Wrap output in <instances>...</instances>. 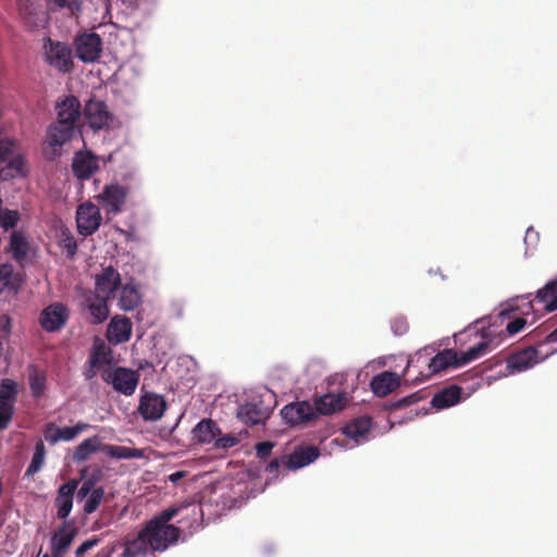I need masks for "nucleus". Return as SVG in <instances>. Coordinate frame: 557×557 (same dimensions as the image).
I'll list each match as a JSON object with an SVG mask.
<instances>
[{
	"instance_id": "f257e3e1",
	"label": "nucleus",
	"mask_w": 557,
	"mask_h": 557,
	"mask_svg": "<svg viewBox=\"0 0 557 557\" xmlns=\"http://www.w3.org/2000/svg\"><path fill=\"white\" fill-rule=\"evenodd\" d=\"M492 336V331L490 329H484L482 333V341L475 346L469 348L467 351H462L458 354L454 349H444L430 359L428 362V372L422 374V377H411L412 369L418 367V363L421 362V359L424 358V355L420 351L417 354L416 359H409L407 363V368L405 370V376L407 381L412 382H422L430 377L433 374H437L442 371L447 370L448 368H458L465 366L481 356L485 355L491 346L492 341L490 337Z\"/></svg>"
},
{
	"instance_id": "f03ea898",
	"label": "nucleus",
	"mask_w": 557,
	"mask_h": 557,
	"mask_svg": "<svg viewBox=\"0 0 557 557\" xmlns=\"http://www.w3.org/2000/svg\"><path fill=\"white\" fill-rule=\"evenodd\" d=\"M187 507L186 505L170 507L147 522L143 529V536H146L152 550H165L170 545L177 542L181 529L174 524H169V522Z\"/></svg>"
},
{
	"instance_id": "7ed1b4c3",
	"label": "nucleus",
	"mask_w": 557,
	"mask_h": 557,
	"mask_svg": "<svg viewBox=\"0 0 557 557\" xmlns=\"http://www.w3.org/2000/svg\"><path fill=\"white\" fill-rule=\"evenodd\" d=\"M42 48L45 60L51 67L64 74L73 71V51L67 44L46 37Z\"/></svg>"
},
{
	"instance_id": "20e7f679",
	"label": "nucleus",
	"mask_w": 557,
	"mask_h": 557,
	"mask_svg": "<svg viewBox=\"0 0 557 557\" xmlns=\"http://www.w3.org/2000/svg\"><path fill=\"white\" fill-rule=\"evenodd\" d=\"M101 377L104 382L111 384L114 391L125 396L135 393L140 379L137 371L123 367L103 369Z\"/></svg>"
},
{
	"instance_id": "39448f33",
	"label": "nucleus",
	"mask_w": 557,
	"mask_h": 557,
	"mask_svg": "<svg viewBox=\"0 0 557 557\" xmlns=\"http://www.w3.org/2000/svg\"><path fill=\"white\" fill-rule=\"evenodd\" d=\"M102 216L99 208L90 201L81 203L76 210L77 231L87 237L98 231Z\"/></svg>"
},
{
	"instance_id": "423d86ee",
	"label": "nucleus",
	"mask_w": 557,
	"mask_h": 557,
	"mask_svg": "<svg viewBox=\"0 0 557 557\" xmlns=\"http://www.w3.org/2000/svg\"><path fill=\"white\" fill-rule=\"evenodd\" d=\"M69 319V307L62 302H53L40 312L39 324L46 332L53 333L64 327Z\"/></svg>"
},
{
	"instance_id": "0eeeda50",
	"label": "nucleus",
	"mask_w": 557,
	"mask_h": 557,
	"mask_svg": "<svg viewBox=\"0 0 557 557\" xmlns=\"http://www.w3.org/2000/svg\"><path fill=\"white\" fill-rule=\"evenodd\" d=\"M84 116L87 124L95 131L109 127L110 123L113 121V115L108 110L106 102L96 97L90 98L86 102Z\"/></svg>"
},
{
	"instance_id": "6e6552de",
	"label": "nucleus",
	"mask_w": 557,
	"mask_h": 557,
	"mask_svg": "<svg viewBox=\"0 0 557 557\" xmlns=\"http://www.w3.org/2000/svg\"><path fill=\"white\" fill-rule=\"evenodd\" d=\"M548 354L541 355L539 348L529 346L508 356L507 369L510 372H522L545 360Z\"/></svg>"
},
{
	"instance_id": "1a4fd4ad",
	"label": "nucleus",
	"mask_w": 557,
	"mask_h": 557,
	"mask_svg": "<svg viewBox=\"0 0 557 557\" xmlns=\"http://www.w3.org/2000/svg\"><path fill=\"white\" fill-rule=\"evenodd\" d=\"M77 58L84 63L97 61L102 51V39L96 33H85L75 40Z\"/></svg>"
},
{
	"instance_id": "9d476101",
	"label": "nucleus",
	"mask_w": 557,
	"mask_h": 557,
	"mask_svg": "<svg viewBox=\"0 0 557 557\" xmlns=\"http://www.w3.org/2000/svg\"><path fill=\"white\" fill-rule=\"evenodd\" d=\"M168 404L163 396L156 393H145L140 396L138 412L145 421L160 420Z\"/></svg>"
},
{
	"instance_id": "9b49d317",
	"label": "nucleus",
	"mask_w": 557,
	"mask_h": 557,
	"mask_svg": "<svg viewBox=\"0 0 557 557\" xmlns=\"http://www.w3.org/2000/svg\"><path fill=\"white\" fill-rule=\"evenodd\" d=\"M127 196V189L117 184L106 185L98 195V200L107 213L116 214L122 211Z\"/></svg>"
},
{
	"instance_id": "f8f14e48",
	"label": "nucleus",
	"mask_w": 557,
	"mask_h": 557,
	"mask_svg": "<svg viewBox=\"0 0 557 557\" xmlns=\"http://www.w3.org/2000/svg\"><path fill=\"white\" fill-rule=\"evenodd\" d=\"M282 418L290 425H298L312 421L317 418V412L309 401H296L286 405L281 410Z\"/></svg>"
},
{
	"instance_id": "ddd939ff",
	"label": "nucleus",
	"mask_w": 557,
	"mask_h": 557,
	"mask_svg": "<svg viewBox=\"0 0 557 557\" xmlns=\"http://www.w3.org/2000/svg\"><path fill=\"white\" fill-rule=\"evenodd\" d=\"M78 533L77 527L71 521H64L51 537V554L53 557H63L73 540Z\"/></svg>"
},
{
	"instance_id": "4468645a",
	"label": "nucleus",
	"mask_w": 557,
	"mask_h": 557,
	"mask_svg": "<svg viewBox=\"0 0 557 557\" xmlns=\"http://www.w3.org/2000/svg\"><path fill=\"white\" fill-rule=\"evenodd\" d=\"M237 416L245 424L257 425L269 418L270 409L261 399H251L239 406Z\"/></svg>"
},
{
	"instance_id": "2eb2a0df",
	"label": "nucleus",
	"mask_w": 557,
	"mask_h": 557,
	"mask_svg": "<svg viewBox=\"0 0 557 557\" xmlns=\"http://www.w3.org/2000/svg\"><path fill=\"white\" fill-rule=\"evenodd\" d=\"M75 131L74 126L58 122L48 127L46 144L51 148L53 156L60 154L61 147L73 138Z\"/></svg>"
},
{
	"instance_id": "dca6fc26",
	"label": "nucleus",
	"mask_w": 557,
	"mask_h": 557,
	"mask_svg": "<svg viewBox=\"0 0 557 557\" xmlns=\"http://www.w3.org/2000/svg\"><path fill=\"white\" fill-rule=\"evenodd\" d=\"M77 487L78 481L71 479L58 488L54 506L57 507V517L59 519H66L71 513L73 498Z\"/></svg>"
},
{
	"instance_id": "f3484780",
	"label": "nucleus",
	"mask_w": 557,
	"mask_h": 557,
	"mask_svg": "<svg viewBox=\"0 0 557 557\" xmlns=\"http://www.w3.org/2000/svg\"><path fill=\"white\" fill-rule=\"evenodd\" d=\"M348 403L346 393H327L314 400V411L319 414L329 416L343 410Z\"/></svg>"
},
{
	"instance_id": "a211bd4d",
	"label": "nucleus",
	"mask_w": 557,
	"mask_h": 557,
	"mask_svg": "<svg viewBox=\"0 0 557 557\" xmlns=\"http://www.w3.org/2000/svg\"><path fill=\"white\" fill-rule=\"evenodd\" d=\"M121 275L112 267L104 268L96 275V295L110 299L111 295L120 287Z\"/></svg>"
},
{
	"instance_id": "6ab92c4d",
	"label": "nucleus",
	"mask_w": 557,
	"mask_h": 557,
	"mask_svg": "<svg viewBox=\"0 0 557 557\" xmlns=\"http://www.w3.org/2000/svg\"><path fill=\"white\" fill-rule=\"evenodd\" d=\"M132 322L127 317H114L108 326V339L117 345L129 341L132 335Z\"/></svg>"
},
{
	"instance_id": "aec40b11",
	"label": "nucleus",
	"mask_w": 557,
	"mask_h": 557,
	"mask_svg": "<svg viewBox=\"0 0 557 557\" xmlns=\"http://www.w3.org/2000/svg\"><path fill=\"white\" fill-rule=\"evenodd\" d=\"M98 170V160L89 152H78L73 158L72 171L79 180H88Z\"/></svg>"
},
{
	"instance_id": "412c9836",
	"label": "nucleus",
	"mask_w": 557,
	"mask_h": 557,
	"mask_svg": "<svg viewBox=\"0 0 557 557\" xmlns=\"http://www.w3.org/2000/svg\"><path fill=\"white\" fill-rule=\"evenodd\" d=\"M320 455L314 446L300 447L290 455H285L286 469L297 470L313 462Z\"/></svg>"
},
{
	"instance_id": "4be33fe9",
	"label": "nucleus",
	"mask_w": 557,
	"mask_h": 557,
	"mask_svg": "<svg viewBox=\"0 0 557 557\" xmlns=\"http://www.w3.org/2000/svg\"><path fill=\"white\" fill-rule=\"evenodd\" d=\"M20 15L29 30L44 28L48 23V14L36 8L33 3L21 4Z\"/></svg>"
},
{
	"instance_id": "5701e85b",
	"label": "nucleus",
	"mask_w": 557,
	"mask_h": 557,
	"mask_svg": "<svg viewBox=\"0 0 557 557\" xmlns=\"http://www.w3.org/2000/svg\"><path fill=\"white\" fill-rule=\"evenodd\" d=\"M58 123L71 125L76 128V122L81 116V103L74 96L66 97L58 107Z\"/></svg>"
},
{
	"instance_id": "b1692460",
	"label": "nucleus",
	"mask_w": 557,
	"mask_h": 557,
	"mask_svg": "<svg viewBox=\"0 0 557 557\" xmlns=\"http://www.w3.org/2000/svg\"><path fill=\"white\" fill-rule=\"evenodd\" d=\"M534 304L542 305L546 312L557 310V277L547 282L536 292L534 299L530 300L532 307Z\"/></svg>"
},
{
	"instance_id": "393cba45",
	"label": "nucleus",
	"mask_w": 557,
	"mask_h": 557,
	"mask_svg": "<svg viewBox=\"0 0 557 557\" xmlns=\"http://www.w3.org/2000/svg\"><path fill=\"white\" fill-rule=\"evenodd\" d=\"M399 376L394 372H382L371 380V389L379 397H385L399 386Z\"/></svg>"
},
{
	"instance_id": "a878e982",
	"label": "nucleus",
	"mask_w": 557,
	"mask_h": 557,
	"mask_svg": "<svg viewBox=\"0 0 557 557\" xmlns=\"http://www.w3.org/2000/svg\"><path fill=\"white\" fill-rule=\"evenodd\" d=\"M108 300L109 298L102 297L100 295H94L86 298L91 323L100 324L108 319L110 312Z\"/></svg>"
},
{
	"instance_id": "bb28decb",
	"label": "nucleus",
	"mask_w": 557,
	"mask_h": 557,
	"mask_svg": "<svg viewBox=\"0 0 557 557\" xmlns=\"http://www.w3.org/2000/svg\"><path fill=\"white\" fill-rule=\"evenodd\" d=\"M461 387L457 385H450L437 392L433 396L431 404L436 409L449 408L459 403L461 398Z\"/></svg>"
},
{
	"instance_id": "cd10ccee",
	"label": "nucleus",
	"mask_w": 557,
	"mask_h": 557,
	"mask_svg": "<svg viewBox=\"0 0 557 557\" xmlns=\"http://www.w3.org/2000/svg\"><path fill=\"white\" fill-rule=\"evenodd\" d=\"M27 372L32 396L39 399L47 388V373L33 363L27 367Z\"/></svg>"
},
{
	"instance_id": "c85d7f7f",
	"label": "nucleus",
	"mask_w": 557,
	"mask_h": 557,
	"mask_svg": "<svg viewBox=\"0 0 557 557\" xmlns=\"http://www.w3.org/2000/svg\"><path fill=\"white\" fill-rule=\"evenodd\" d=\"M371 426V418L359 417L344 428V433L347 437H350L359 443L360 441L364 440L366 435L370 432Z\"/></svg>"
},
{
	"instance_id": "c756f323",
	"label": "nucleus",
	"mask_w": 557,
	"mask_h": 557,
	"mask_svg": "<svg viewBox=\"0 0 557 557\" xmlns=\"http://www.w3.org/2000/svg\"><path fill=\"white\" fill-rule=\"evenodd\" d=\"M193 433L199 443L208 444L220 434V429L211 419H203L195 426Z\"/></svg>"
},
{
	"instance_id": "7c9ffc66",
	"label": "nucleus",
	"mask_w": 557,
	"mask_h": 557,
	"mask_svg": "<svg viewBox=\"0 0 557 557\" xmlns=\"http://www.w3.org/2000/svg\"><path fill=\"white\" fill-rule=\"evenodd\" d=\"M104 444L101 443L99 436L95 435L84 440L74 450L73 459L76 462L86 461L90 455L94 453L101 450V447Z\"/></svg>"
},
{
	"instance_id": "2f4dec72",
	"label": "nucleus",
	"mask_w": 557,
	"mask_h": 557,
	"mask_svg": "<svg viewBox=\"0 0 557 557\" xmlns=\"http://www.w3.org/2000/svg\"><path fill=\"white\" fill-rule=\"evenodd\" d=\"M29 250V243L22 232L14 231L10 237V251L13 258L22 262L26 259Z\"/></svg>"
},
{
	"instance_id": "473e14b6",
	"label": "nucleus",
	"mask_w": 557,
	"mask_h": 557,
	"mask_svg": "<svg viewBox=\"0 0 557 557\" xmlns=\"http://www.w3.org/2000/svg\"><path fill=\"white\" fill-rule=\"evenodd\" d=\"M101 451L107 456L116 459H133L141 458L144 456V451L141 449L110 444H104L101 447Z\"/></svg>"
},
{
	"instance_id": "72a5a7b5",
	"label": "nucleus",
	"mask_w": 557,
	"mask_h": 557,
	"mask_svg": "<svg viewBox=\"0 0 557 557\" xmlns=\"http://www.w3.org/2000/svg\"><path fill=\"white\" fill-rule=\"evenodd\" d=\"M89 364L97 368L98 371L103 373V369L112 368L111 364V350L104 344L98 345L92 350L89 357Z\"/></svg>"
},
{
	"instance_id": "f704fd0d",
	"label": "nucleus",
	"mask_w": 557,
	"mask_h": 557,
	"mask_svg": "<svg viewBox=\"0 0 557 557\" xmlns=\"http://www.w3.org/2000/svg\"><path fill=\"white\" fill-rule=\"evenodd\" d=\"M149 548L150 545L146 536H143L141 530L135 539L126 541L122 557H137L138 555L146 554Z\"/></svg>"
},
{
	"instance_id": "c9c22d12",
	"label": "nucleus",
	"mask_w": 557,
	"mask_h": 557,
	"mask_svg": "<svg viewBox=\"0 0 557 557\" xmlns=\"http://www.w3.org/2000/svg\"><path fill=\"white\" fill-rule=\"evenodd\" d=\"M140 302V295L136 287L125 285L121 289L119 307L124 311L134 310Z\"/></svg>"
},
{
	"instance_id": "e433bc0d",
	"label": "nucleus",
	"mask_w": 557,
	"mask_h": 557,
	"mask_svg": "<svg viewBox=\"0 0 557 557\" xmlns=\"http://www.w3.org/2000/svg\"><path fill=\"white\" fill-rule=\"evenodd\" d=\"M8 166L0 171V176L7 178L8 176L15 177L17 175H25V161L22 156H13L7 161Z\"/></svg>"
},
{
	"instance_id": "4c0bfd02",
	"label": "nucleus",
	"mask_w": 557,
	"mask_h": 557,
	"mask_svg": "<svg viewBox=\"0 0 557 557\" xmlns=\"http://www.w3.org/2000/svg\"><path fill=\"white\" fill-rule=\"evenodd\" d=\"M45 456H46V448H45L44 442L41 440H39L35 445V453L32 457V461H30L28 468L26 469V475L32 476L40 471V469L44 465V461H45Z\"/></svg>"
},
{
	"instance_id": "58836bf2",
	"label": "nucleus",
	"mask_w": 557,
	"mask_h": 557,
	"mask_svg": "<svg viewBox=\"0 0 557 557\" xmlns=\"http://www.w3.org/2000/svg\"><path fill=\"white\" fill-rule=\"evenodd\" d=\"M17 396V384L11 379H4L0 383V400L15 403Z\"/></svg>"
},
{
	"instance_id": "ea45409f",
	"label": "nucleus",
	"mask_w": 557,
	"mask_h": 557,
	"mask_svg": "<svg viewBox=\"0 0 557 557\" xmlns=\"http://www.w3.org/2000/svg\"><path fill=\"white\" fill-rule=\"evenodd\" d=\"M104 497V488L102 486L96 487L89 495L84 505V512L90 515L95 512Z\"/></svg>"
},
{
	"instance_id": "a19ab883",
	"label": "nucleus",
	"mask_w": 557,
	"mask_h": 557,
	"mask_svg": "<svg viewBox=\"0 0 557 557\" xmlns=\"http://www.w3.org/2000/svg\"><path fill=\"white\" fill-rule=\"evenodd\" d=\"M20 221V213L16 210L3 209L0 211V226L9 231L16 226Z\"/></svg>"
},
{
	"instance_id": "79ce46f5",
	"label": "nucleus",
	"mask_w": 557,
	"mask_h": 557,
	"mask_svg": "<svg viewBox=\"0 0 557 557\" xmlns=\"http://www.w3.org/2000/svg\"><path fill=\"white\" fill-rule=\"evenodd\" d=\"M89 428L88 423L77 422L74 426L60 428V437L63 442L73 441L81 432Z\"/></svg>"
},
{
	"instance_id": "37998d69",
	"label": "nucleus",
	"mask_w": 557,
	"mask_h": 557,
	"mask_svg": "<svg viewBox=\"0 0 557 557\" xmlns=\"http://www.w3.org/2000/svg\"><path fill=\"white\" fill-rule=\"evenodd\" d=\"M13 275L12 265L3 264L0 267V294L5 289L14 288Z\"/></svg>"
},
{
	"instance_id": "c03bdc74",
	"label": "nucleus",
	"mask_w": 557,
	"mask_h": 557,
	"mask_svg": "<svg viewBox=\"0 0 557 557\" xmlns=\"http://www.w3.org/2000/svg\"><path fill=\"white\" fill-rule=\"evenodd\" d=\"M14 404L0 400V429H5L12 420Z\"/></svg>"
},
{
	"instance_id": "a18cd8bd",
	"label": "nucleus",
	"mask_w": 557,
	"mask_h": 557,
	"mask_svg": "<svg viewBox=\"0 0 557 557\" xmlns=\"http://www.w3.org/2000/svg\"><path fill=\"white\" fill-rule=\"evenodd\" d=\"M60 428L57 426L54 423L50 422L47 423L44 430V437L45 440L50 443L51 445L57 444L61 441L60 437Z\"/></svg>"
},
{
	"instance_id": "49530a36",
	"label": "nucleus",
	"mask_w": 557,
	"mask_h": 557,
	"mask_svg": "<svg viewBox=\"0 0 557 557\" xmlns=\"http://www.w3.org/2000/svg\"><path fill=\"white\" fill-rule=\"evenodd\" d=\"M15 145L10 140L0 141V161L7 162L11 157L14 156Z\"/></svg>"
},
{
	"instance_id": "de8ad7c7",
	"label": "nucleus",
	"mask_w": 557,
	"mask_h": 557,
	"mask_svg": "<svg viewBox=\"0 0 557 557\" xmlns=\"http://www.w3.org/2000/svg\"><path fill=\"white\" fill-rule=\"evenodd\" d=\"M273 447L274 443L269 441L258 443L256 445V454L258 458L261 460H265L268 457L271 456Z\"/></svg>"
},
{
	"instance_id": "09e8293b",
	"label": "nucleus",
	"mask_w": 557,
	"mask_h": 557,
	"mask_svg": "<svg viewBox=\"0 0 557 557\" xmlns=\"http://www.w3.org/2000/svg\"><path fill=\"white\" fill-rule=\"evenodd\" d=\"M60 246L66 250L67 257L72 258L77 251V244L73 236L66 235L61 242Z\"/></svg>"
},
{
	"instance_id": "8fccbe9b",
	"label": "nucleus",
	"mask_w": 557,
	"mask_h": 557,
	"mask_svg": "<svg viewBox=\"0 0 557 557\" xmlns=\"http://www.w3.org/2000/svg\"><path fill=\"white\" fill-rule=\"evenodd\" d=\"M238 444V438L235 436V435H231V434H227V435H224V436H221V437H215V447L216 448H231V447H234L235 445Z\"/></svg>"
},
{
	"instance_id": "3c124183",
	"label": "nucleus",
	"mask_w": 557,
	"mask_h": 557,
	"mask_svg": "<svg viewBox=\"0 0 557 557\" xmlns=\"http://www.w3.org/2000/svg\"><path fill=\"white\" fill-rule=\"evenodd\" d=\"M392 331L395 335L401 336L408 331V322L405 318H395L391 322Z\"/></svg>"
},
{
	"instance_id": "603ef678",
	"label": "nucleus",
	"mask_w": 557,
	"mask_h": 557,
	"mask_svg": "<svg viewBox=\"0 0 557 557\" xmlns=\"http://www.w3.org/2000/svg\"><path fill=\"white\" fill-rule=\"evenodd\" d=\"M58 8H66L71 14H75L81 10L79 0H52Z\"/></svg>"
},
{
	"instance_id": "864d4df0",
	"label": "nucleus",
	"mask_w": 557,
	"mask_h": 557,
	"mask_svg": "<svg viewBox=\"0 0 557 557\" xmlns=\"http://www.w3.org/2000/svg\"><path fill=\"white\" fill-rule=\"evenodd\" d=\"M281 467L286 468L285 456L271 460L265 467V472L276 476Z\"/></svg>"
},
{
	"instance_id": "5fc2aeb1",
	"label": "nucleus",
	"mask_w": 557,
	"mask_h": 557,
	"mask_svg": "<svg viewBox=\"0 0 557 557\" xmlns=\"http://www.w3.org/2000/svg\"><path fill=\"white\" fill-rule=\"evenodd\" d=\"M99 543H100V537H98V536H94V537L85 541L75 550V556L82 557L85 553H87L92 547L97 546Z\"/></svg>"
},
{
	"instance_id": "6e6d98bb",
	"label": "nucleus",
	"mask_w": 557,
	"mask_h": 557,
	"mask_svg": "<svg viewBox=\"0 0 557 557\" xmlns=\"http://www.w3.org/2000/svg\"><path fill=\"white\" fill-rule=\"evenodd\" d=\"M95 483H96V479L95 478H90V479L85 480L84 483L82 484V486L79 487L78 492H77L78 499L82 500L85 497H87L88 495H90V493L95 490L94 488Z\"/></svg>"
},
{
	"instance_id": "4d7b16f0",
	"label": "nucleus",
	"mask_w": 557,
	"mask_h": 557,
	"mask_svg": "<svg viewBox=\"0 0 557 557\" xmlns=\"http://www.w3.org/2000/svg\"><path fill=\"white\" fill-rule=\"evenodd\" d=\"M527 324L525 319L523 318H517L513 321H510L506 326V332L509 335H515L522 331Z\"/></svg>"
},
{
	"instance_id": "13d9d810",
	"label": "nucleus",
	"mask_w": 557,
	"mask_h": 557,
	"mask_svg": "<svg viewBox=\"0 0 557 557\" xmlns=\"http://www.w3.org/2000/svg\"><path fill=\"white\" fill-rule=\"evenodd\" d=\"M419 400V397H418V394L414 393V394H411L409 396H406L401 399H399L396 404H395V407L396 408H405L411 404H414Z\"/></svg>"
},
{
	"instance_id": "bf43d9fd",
	"label": "nucleus",
	"mask_w": 557,
	"mask_h": 557,
	"mask_svg": "<svg viewBox=\"0 0 557 557\" xmlns=\"http://www.w3.org/2000/svg\"><path fill=\"white\" fill-rule=\"evenodd\" d=\"M115 552V545L103 547L98 554L97 557H112Z\"/></svg>"
},
{
	"instance_id": "052dcab7",
	"label": "nucleus",
	"mask_w": 557,
	"mask_h": 557,
	"mask_svg": "<svg viewBox=\"0 0 557 557\" xmlns=\"http://www.w3.org/2000/svg\"><path fill=\"white\" fill-rule=\"evenodd\" d=\"M184 472L182 471H177V472H174L170 475V481L175 483L177 482L178 480H181L183 476H184Z\"/></svg>"
},
{
	"instance_id": "680f3d73",
	"label": "nucleus",
	"mask_w": 557,
	"mask_h": 557,
	"mask_svg": "<svg viewBox=\"0 0 557 557\" xmlns=\"http://www.w3.org/2000/svg\"><path fill=\"white\" fill-rule=\"evenodd\" d=\"M545 342L547 343H556L557 342V329L550 332L547 336Z\"/></svg>"
},
{
	"instance_id": "e2e57ef3",
	"label": "nucleus",
	"mask_w": 557,
	"mask_h": 557,
	"mask_svg": "<svg viewBox=\"0 0 557 557\" xmlns=\"http://www.w3.org/2000/svg\"><path fill=\"white\" fill-rule=\"evenodd\" d=\"M96 370H97V368H92V367L90 366V368H89L88 370H86V372H85V376H86L87 379H92V377L96 375Z\"/></svg>"
},
{
	"instance_id": "0e129e2a",
	"label": "nucleus",
	"mask_w": 557,
	"mask_h": 557,
	"mask_svg": "<svg viewBox=\"0 0 557 557\" xmlns=\"http://www.w3.org/2000/svg\"><path fill=\"white\" fill-rule=\"evenodd\" d=\"M44 557H49L47 554Z\"/></svg>"
}]
</instances>
